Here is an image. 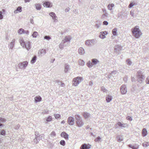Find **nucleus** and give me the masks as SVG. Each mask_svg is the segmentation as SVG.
Instances as JSON below:
<instances>
[{"instance_id": "f257e3e1", "label": "nucleus", "mask_w": 149, "mask_h": 149, "mask_svg": "<svg viewBox=\"0 0 149 149\" xmlns=\"http://www.w3.org/2000/svg\"><path fill=\"white\" fill-rule=\"evenodd\" d=\"M131 30L133 36L136 38H139L142 34L141 32L139 29V27L138 26H136L133 28Z\"/></svg>"}, {"instance_id": "864d4df0", "label": "nucleus", "mask_w": 149, "mask_h": 149, "mask_svg": "<svg viewBox=\"0 0 149 149\" xmlns=\"http://www.w3.org/2000/svg\"><path fill=\"white\" fill-rule=\"evenodd\" d=\"M0 134L1 135H5L6 134V132L4 130H3L1 132Z\"/></svg>"}, {"instance_id": "412c9836", "label": "nucleus", "mask_w": 149, "mask_h": 149, "mask_svg": "<svg viewBox=\"0 0 149 149\" xmlns=\"http://www.w3.org/2000/svg\"><path fill=\"white\" fill-rule=\"evenodd\" d=\"M22 11V7L20 6H19L17 8L16 10L14 11V13H17L18 12H21Z\"/></svg>"}, {"instance_id": "a18cd8bd", "label": "nucleus", "mask_w": 149, "mask_h": 149, "mask_svg": "<svg viewBox=\"0 0 149 149\" xmlns=\"http://www.w3.org/2000/svg\"><path fill=\"white\" fill-rule=\"evenodd\" d=\"M139 148V146L137 144H135V146H133L132 148V149H138Z\"/></svg>"}, {"instance_id": "9d476101", "label": "nucleus", "mask_w": 149, "mask_h": 149, "mask_svg": "<svg viewBox=\"0 0 149 149\" xmlns=\"http://www.w3.org/2000/svg\"><path fill=\"white\" fill-rule=\"evenodd\" d=\"M18 33L19 34H21L22 33H26L27 35H28L29 33V31L28 30L25 31L23 29L21 28L18 30Z\"/></svg>"}, {"instance_id": "423d86ee", "label": "nucleus", "mask_w": 149, "mask_h": 149, "mask_svg": "<svg viewBox=\"0 0 149 149\" xmlns=\"http://www.w3.org/2000/svg\"><path fill=\"white\" fill-rule=\"evenodd\" d=\"M120 89V92L122 94L124 95L127 92V89L125 85H122L121 86Z\"/></svg>"}, {"instance_id": "ddd939ff", "label": "nucleus", "mask_w": 149, "mask_h": 149, "mask_svg": "<svg viewBox=\"0 0 149 149\" xmlns=\"http://www.w3.org/2000/svg\"><path fill=\"white\" fill-rule=\"evenodd\" d=\"M43 5L44 7H45L47 8H49L52 6L51 5V3L49 1H46L45 2Z\"/></svg>"}, {"instance_id": "b1692460", "label": "nucleus", "mask_w": 149, "mask_h": 149, "mask_svg": "<svg viewBox=\"0 0 149 149\" xmlns=\"http://www.w3.org/2000/svg\"><path fill=\"white\" fill-rule=\"evenodd\" d=\"M42 100V98L40 96H36L35 98V102H36L40 101Z\"/></svg>"}, {"instance_id": "5fc2aeb1", "label": "nucleus", "mask_w": 149, "mask_h": 149, "mask_svg": "<svg viewBox=\"0 0 149 149\" xmlns=\"http://www.w3.org/2000/svg\"><path fill=\"white\" fill-rule=\"evenodd\" d=\"M134 5V4L132 2H131L128 6V7L129 8H132Z\"/></svg>"}, {"instance_id": "338daca9", "label": "nucleus", "mask_w": 149, "mask_h": 149, "mask_svg": "<svg viewBox=\"0 0 149 149\" xmlns=\"http://www.w3.org/2000/svg\"><path fill=\"white\" fill-rule=\"evenodd\" d=\"M130 14L132 16L134 17V13L132 11H131L130 12Z\"/></svg>"}, {"instance_id": "c03bdc74", "label": "nucleus", "mask_w": 149, "mask_h": 149, "mask_svg": "<svg viewBox=\"0 0 149 149\" xmlns=\"http://www.w3.org/2000/svg\"><path fill=\"white\" fill-rule=\"evenodd\" d=\"M127 64L128 65H131L132 63V62L130 59H127L126 61Z\"/></svg>"}, {"instance_id": "c756f323", "label": "nucleus", "mask_w": 149, "mask_h": 149, "mask_svg": "<svg viewBox=\"0 0 149 149\" xmlns=\"http://www.w3.org/2000/svg\"><path fill=\"white\" fill-rule=\"evenodd\" d=\"M81 149H89V148L86 144H84L81 146Z\"/></svg>"}, {"instance_id": "bb28decb", "label": "nucleus", "mask_w": 149, "mask_h": 149, "mask_svg": "<svg viewBox=\"0 0 149 149\" xmlns=\"http://www.w3.org/2000/svg\"><path fill=\"white\" fill-rule=\"evenodd\" d=\"M70 70L69 65L67 64L65 65L64 72L65 73L67 72Z\"/></svg>"}, {"instance_id": "2eb2a0df", "label": "nucleus", "mask_w": 149, "mask_h": 149, "mask_svg": "<svg viewBox=\"0 0 149 149\" xmlns=\"http://www.w3.org/2000/svg\"><path fill=\"white\" fill-rule=\"evenodd\" d=\"M15 39H13L10 43L9 45V47L11 49H13L14 47L15 43Z\"/></svg>"}, {"instance_id": "0e129e2a", "label": "nucleus", "mask_w": 149, "mask_h": 149, "mask_svg": "<svg viewBox=\"0 0 149 149\" xmlns=\"http://www.w3.org/2000/svg\"><path fill=\"white\" fill-rule=\"evenodd\" d=\"M63 41V43H64V45H65V46H67L68 45V42H66L65 41H64L63 40H62V41Z\"/></svg>"}, {"instance_id": "58836bf2", "label": "nucleus", "mask_w": 149, "mask_h": 149, "mask_svg": "<svg viewBox=\"0 0 149 149\" xmlns=\"http://www.w3.org/2000/svg\"><path fill=\"white\" fill-rule=\"evenodd\" d=\"M36 8L37 10H39L41 9L40 5L39 4H36L35 5Z\"/></svg>"}, {"instance_id": "8fccbe9b", "label": "nucleus", "mask_w": 149, "mask_h": 149, "mask_svg": "<svg viewBox=\"0 0 149 149\" xmlns=\"http://www.w3.org/2000/svg\"><path fill=\"white\" fill-rule=\"evenodd\" d=\"M52 120V117L51 116H49L46 119V121L47 122L50 121Z\"/></svg>"}, {"instance_id": "c9c22d12", "label": "nucleus", "mask_w": 149, "mask_h": 149, "mask_svg": "<svg viewBox=\"0 0 149 149\" xmlns=\"http://www.w3.org/2000/svg\"><path fill=\"white\" fill-rule=\"evenodd\" d=\"M36 59V56H34L32 58L31 61V63H33L35 62Z\"/></svg>"}, {"instance_id": "39448f33", "label": "nucleus", "mask_w": 149, "mask_h": 149, "mask_svg": "<svg viewBox=\"0 0 149 149\" xmlns=\"http://www.w3.org/2000/svg\"><path fill=\"white\" fill-rule=\"evenodd\" d=\"M28 62L26 61L19 63L18 64V67L20 69H24L27 67Z\"/></svg>"}, {"instance_id": "2f4dec72", "label": "nucleus", "mask_w": 149, "mask_h": 149, "mask_svg": "<svg viewBox=\"0 0 149 149\" xmlns=\"http://www.w3.org/2000/svg\"><path fill=\"white\" fill-rule=\"evenodd\" d=\"M114 6V5L113 3L109 4L108 5L107 8L109 10H112V8Z\"/></svg>"}, {"instance_id": "774afa93", "label": "nucleus", "mask_w": 149, "mask_h": 149, "mask_svg": "<svg viewBox=\"0 0 149 149\" xmlns=\"http://www.w3.org/2000/svg\"><path fill=\"white\" fill-rule=\"evenodd\" d=\"M103 24L104 25H107L108 24V23L107 21H104L103 22Z\"/></svg>"}, {"instance_id": "ea45409f", "label": "nucleus", "mask_w": 149, "mask_h": 149, "mask_svg": "<svg viewBox=\"0 0 149 149\" xmlns=\"http://www.w3.org/2000/svg\"><path fill=\"white\" fill-rule=\"evenodd\" d=\"M108 14L107 12L104 13L102 15V18H104L106 17H107L108 16Z\"/></svg>"}, {"instance_id": "de8ad7c7", "label": "nucleus", "mask_w": 149, "mask_h": 149, "mask_svg": "<svg viewBox=\"0 0 149 149\" xmlns=\"http://www.w3.org/2000/svg\"><path fill=\"white\" fill-rule=\"evenodd\" d=\"M54 116L56 119H58L61 117V116L59 114H55L54 115Z\"/></svg>"}, {"instance_id": "4d7b16f0", "label": "nucleus", "mask_w": 149, "mask_h": 149, "mask_svg": "<svg viewBox=\"0 0 149 149\" xmlns=\"http://www.w3.org/2000/svg\"><path fill=\"white\" fill-rule=\"evenodd\" d=\"M50 135L51 136H56V134H55V132L54 131H53L51 133V134H50Z\"/></svg>"}, {"instance_id": "37998d69", "label": "nucleus", "mask_w": 149, "mask_h": 149, "mask_svg": "<svg viewBox=\"0 0 149 149\" xmlns=\"http://www.w3.org/2000/svg\"><path fill=\"white\" fill-rule=\"evenodd\" d=\"M87 65L89 68H91L93 66L92 62L91 63L90 61H89L87 63Z\"/></svg>"}, {"instance_id": "bf43d9fd", "label": "nucleus", "mask_w": 149, "mask_h": 149, "mask_svg": "<svg viewBox=\"0 0 149 149\" xmlns=\"http://www.w3.org/2000/svg\"><path fill=\"white\" fill-rule=\"evenodd\" d=\"M101 90L103 92H104L107 91V90L104 88V87H102L101 88Z\"/></svg>"}, {"instance_id": "7c9ffc66", "label": "nucleus", "mask_w": 149, "mask_h": 149, "mask_svg": "<svg viewBox=\"0 0 149 149\" xmlns=\"http://www.w3.org/2000/svg\"><path fill=\"white\" fill-rule=\"evenodd\" d=\"M54 82L55 83H58L59 84H61V86H64L65 85L64 83H62L61 81H60L58 80H55Z\"/></svg>"}, {"instance_id": "1a4fd4ad", "label": "nucleus", "mask_w": 149, "mask_h": 149, "mask_svg": "<svg viewBox=\"0 0 149 149\" xmlns=\"http://www.w3.org/2000/svg\"><path fill=\"white\" fill-rule=\"evenodd\" d=\"M49 15L52 17L54 22H56L58 21V17L54 13L52 12H51L49 13Z\"/></svg>"}, {"instance_id": "a211bd4d", "label": "nucleus", "mask_w": 149, "mask_h": 149, "mask_svg": "<svg viewBox=\"0 0 149 149\" xmlns=\"http://www.w3.org/2000/svg\"><path fill=\"white\" fill-rule=\"evenodd\" d=\"M117 124L122 128H125L127 126V124L123 123L122 124L120 122H118Z\"/></svg>"}, {"instance_id": "6e6552de", "label": "nucleus", "mask_w": 149, "mask_h": 149, "mask_svg": "<svg viewBox=\"0 0 149 149\" xmlns=\"http://www.w3.org/2000/svg\"><path fill=\"white\" fill-rule=\"evenodd\" d=\"M95 40L94 39L87 40L86 41L85 44L87 46H91L92 44H93L95 43Z\"/></svg>"}, {"instance_id": "c85d7f7f", "label": "nucleus", "mask_w": 149, "mask_h": 149, "mask_svg": "<svg viewBox=\"0 0 149 149\" xmlns=\"http://www.w3.org/2000/svg\"><path fill=\"white\" fill-rule=\"evenodd\" d=\"M142 134L144 136H146L147 134V132L146 129L144 128L142 131Z\"/></svg>"}, {"instance_id": "680f3d73", "label": "nucleus", "mask_w": 149, "mask_h": 149, "mask_svg": "<svg viewBox=\"0 0 149 149\" xmlns=\"http://www.w3.org/2000/svg\"><path fill=\"white\" fill-rule=\"evenodd\" d=\"M126 119L127 120H129L130 121H132V118H131V117L130 116H128L127 117Z\"/></svg>"}, {"instance_id": "79ce46f5", "label": "nucleus", "mask_w": 149, "mask_h": 149, "mask_svg": "<svg viewBox=\"0 0 149 149\" xmlns=\"http://www.w3.org/2000/svg\"><path fill=\"white\" fill-rule=\"evenodd\" d=\"M117 31V28H115L112 31V33L113 35L116 36V35Z\"/></svg>"}, {"instance_id": "e433bc0d", "label": "nucleus", "mask_w": 149, "mask_h": 149, "mask_svg": "<svg viewBox=\"0 0 149 149\" xmlns=\"http://www.w3.org/2000/svg\"><path fill=\"white\" fill-rule=\"evenodd\" d=\"M143 146L144 147H146L149 146V142H145L142 144Z\"/></svg>"}, {"instance_id": "72a5a7b5", "label": "nucleus", "mask_w": 149, "mask_h": 149, "mask_svg": "<svg viewBox=\"0 0 149 149\" xmlns=\"http://www.w3.org/2000/svg\"><path fill=\"white\" fill-rule=\"evenodd\" d=\"M90 114L86 112H84L83 116L85 119L88 118L90 116Z\"/></svg>"}, {"instance_id": "dca6fc26", "label": "nucleus", "mask_w": 149, "mask_h": 149, "mask_svg": "<svg viewBox=\"0 0 149 149\" xmlns=\"http://www.w3.org/2000/svg\"><path fill=\"white\" fill-rule=\"evenodd\" d=\"M122 49V47L119 45H117L115 47L114 50L115 52H118Z\"/></svg>"}, {"instance_id": "603ef678", "label": "nucleus", "mask_w": 149, "mask_h": 149, "mask_svg": "<svg viewBox=\"0 0 149 149\" xmlns=\"http://www.w3.org/2000/svg\"><path fill=\"white\" fill-rule=\"evenodd\" d=\"M101 139V138L100 136H98L97 138L95 139V142H97L100 141Z\"/></svg>"}, {"instance_id": "cd10ccee", "label": "nucleus", "mask_w": 149, "mask_h": 149, "mask_svg": "<svg viewBox=\"0 0 149 149\" xmlns=\"http://www.w3.org/2000/svg\"><path fill=\"white\" fill-rule=\"evenodd\" d=\"M112 97L110 95H108L106 97V100L107 102H110L112 100Z\"/></svg>"}, {"instance_id": "3c124183", "label": "nucleus", "mask_w": 149, "mask_h": 149, "mask_svg": "<svg viewBox=\"0 0 149 149\" xmlns=\"http://www.w3.org/2000/svg\"><path fill=\"white\" fill-rule=\"evenodd\" d=\"M37 137H36L34 139L33 142L36 144L38 143L39 142V141L38 140V139H37Z\"/></svg>"}, {"instance_id": "f3484780", "label": "nucleus", "mask_w": 149, "mask_h": 149, "mask_svg": "<svg viewBox=\"0 0 149 149\" xmlns=\"http://www.w3.org/2000/svg\"><path fill=\"white\" fill-rule=\"evenodd\" d=\"M31 43L29 41L26 42L25 46V48H26L28 50H29L30 48Z\"/></svg>"}, {"instance_id": "393cba45", "label": "nucleus", "mask_w": 149, "mask_h": 149, "mask_svg": "<svg viewBox=\"0 0 149 149\" xmlns=\"http://www.w3.org/2000/svg\"><path fill=\"white\" fill-rule=\"evenodd\" d=\"M93 65H95L99 62V61L96 59H93L91 60Z\"/></svg>"}, {"instance_id": "4468645a", "label": "nucleus", "mask_w": 149, "mask_h": 149, "mask_svg": "<svg viewBox=\"0 0 149 149\" xmlns=\"http://www.w3.org/2000/svg\"><path fill=\"white\" fill-rule=\"evenodd\" d=\"M61 136L64 138L66 139H68V135L65 132H63L61 134Z\"/></svg>"}, {"instance_id": "052dcab7", "label": "nucleus", "mask_w": 149, "mask_h": 149, "mask_svg": "<svg viewBox=\"0 0 149 149\" xmlns=\"http://www.w3.org/2000/svg\"><path fill=\"white\" fill-rule=\"evenodd\" d=\"M3 18V16L2 15V12L0 11V19H2Z\"/></svg>"}, {"instance_id": "a19ab883", "label": "nucleus", "mask_w": 149, "mask_h": 149, "mask_svg": "<svg viewBox=\"0 0 149 149\" xmlns=\"http://www.w3.org/2000/svg\"><path fill=\"white\" fill-rule=\"evenodd\" d=\"M64 46H65L64 45V43H63L62 41L59 45V47L60 49H63Z\"/></svg>"}, {"instance_id": "aec40b11", "label": "nucleus", "mask_w": 149, "mask_h": 149, "mask_svg": "<svg viewBox=\"0 0 149 149\" xmlns=\"http://www.w3.org/2000/svg\"><path fill=\"white\" fill-rule=\"evenodd\" d=\"M79 53L81 55H83L85 53L84 50L82 47H80L78 49Z\"/></svg>"}, {"instance_id": "0eeeda50", "label": "nucleus", "mask_w": 149, "mask_h": 149, "mask_svg": "<svg viewBox=\"0 0 149 149\" xmlns=\"http://www.w3.org/2000/svg\"><path fill=\"white\" fill-rule=\"evenodd\" d=\"M67 122L69 125H73L74 123V119L71 116L69 117L68 118Z\"/></svg>"}, {"instance_id": "69168bd1", "label": "nucleus", "mask_w": 149, "mask_h": 149, "mask_svg": "<svg viewBox=\"0 0 149 149\" xmlns=\"http://www.w3.org/2000/svg\"><path fill=\"white\" fill-rule=\"evenodd\" d=\"M101 25V24H96L95 25V26L97 28L100 27V25Z\"/></svg>"}, {"instance_id": "6e6d98bb", "label": "nucleus", "mask_w": 149, "mask_h": 149, "mask_svg": "<svg viewBox=\"0 0 149 149\" xmlns=\"http://www.w3.org/2000/svg\"><path fill=\"white\" fill-rule=\"evenodd\" d=\"M35 134L36 136V137H38L39 136H40V135L39 132H35Z\"/></svg>"}, {"instance_id": "5701e85b", "label": "nucleus", "mask_w": 149, "mask_h": 149, "mask_svg": "<svg viewBox=\"0 0 149 149\" xmlns=\"http://www.w3.org/2000/svg\"><path fill=\"white\" fill-rule=\"evenodd\" d=\"M118 72L117 71H113L110 74L111 75L109 76L108 78H110L111 77V76H116V75L118 74Z\"/></svg>"}, {"instance_id": "49530a36", "label": "nucleus", "mask_w": 149, "mask_h": 149, "mask_svg": "<svg viewBox=\"0 0 149 149\" xmlns=\"http://www.w3.org/2000/svg\"><path fill=\"white\" fill-rule=\"evenodd\" d=\"M60 144L61 145L64 146L65 145V141L62 140L60 141Z\"/></svg>"}, {"instance_id": "4be33fe9", "label": "nucleus", "mask_w": 149, "mask_h": 149, "mask_svg": "<svg viewBox=\"0 0 149 149\" xmlns=\"http://www.w3.org/2000/svg\"><path fill=\"white\" fill-rule=\"evenodd\" d=\"M19 42L21 46L23 47H25V46L26 42L24 41V40L22 39H20L19 40Z\"/></svg>"}, {"instance_id": "f8f14e48", "label": "nucleus", "mask_w": 149, "mask_h": 149, "mask_svg": "<svg viewBox=\"0 0 149 149\" xmlns=\"http://www.w3.org/2000/svg\"><path fill=\"white\" fill-rule=\"evenodd\" d=\"M46 53L45 49H42L39 50L38 54L39 57H41V56L44 55Z\"/></svg>"}, {"instance_id": "e2e57ef3", "label": "nucleus", "mask_w": 149, "mask_h": 149, "mask_svg": "<svg viewBox=\"0 0 149 149\" xmlns=\"http://www.w3.org/2000/svg\"><path fill=\"white\" fill-rule=\"evenodd\" d=\"M33 17L32 16V17L30 19V22L32 24H33V23H34L33 19Z\"/></svg>"}, {"instance_id": "7ed1b4c3", "label": "nucleus", "mask_w": 149, "mask_h": 149, "mask_svg": "<svg viewBox=\"0 0 149 149\" xmlns=\"http://www.w3.org/2000/svg\"><path fill=\"white\" fill-rule=\"evenodd\" d=\"M137 80L140 83H142L143 80L144 79V75L141 70L138 71L137 73Z\"/></svg>"}, {"instance_id": "473e14b6", "label": "nucleus", "mask_w": 149, "mask_h": 149, "mask_svg": "<svg viewBox=\"0 0 149 149\" xmlns=\"http://www.w3.org/2000/svg\"><path fill=\"white\" fill-rule=\"evenodd\" d=\"M5 121L6 120L4 118H0V127L3 125V124L1 123H4Z\"/></svg>"}, {"instance_id": "20e7f679", "label": "nucleus", "mask_w": 149, "mask_h": 149, "mask_svg": "<svg viewBox=\"0 0 149 149\" xmlns=\"http://www.w3.org/2000/svg\"><path fill=\"white\" fill-rule=\"evenodd\" d=\"M82 78L80 77H77L74 78L73 80V85L75 86H77L82 81Z\"/></svg>"}, {"instance_id": "f03ea898", "label": "nucleus", "mask_w": 149, "mask_h": 149, "mask_svg": "<svg viewBox=\"0 0 149 149\" xmlns=\"http://www.w3.org/2000/svg\"><path fill=\"white\" fill-rule=\"evenodd\" d=\"M75 117L77 126L79 127L82 126L84 125V123L81 117L79 115L76 114L75 115Z\"/></svg>"}, {"instance_id": "f704fd0d", "label": "nucleus", "mask_w": 149, "mask_h": 149, "mask_svg": "<svg viewBox=\"0 0 149 149\" xmlns=\"http://www.w3.org/2000/svg\"><path fill=\"white\" fill-rule=\"evenodd\" d=\"M38 33L36 31H34L33 32V34L32 35V37L34 38H36L37 36L38 35Z\"/></svg>"}, {"instance_id": "9b49d317", "label": "nucleus", "mask_w": 149, "mask_h": 149, "mask_svg": "<svg viewBox=\"0 0 149 149\" xmlns=\"http://www.w3.org/2000/svg\"><path fill=\"white\" fill-rule=\"evenodd\" d=\"M108 34L107 32L106 31H104L100 33L99 35V37L102 39H104L105 38V35Z\"/></svg>"}, {"instance_id": "6ab92c4d", "label": "nucleus", "mask_w": 149, "mask_h": 149, "mask_svg": "<svg viewBox=\"0 0 149 149\" xmlns=\"http://www.w3.org/2000/svg\"><path fill=\"white\" fill-rule=\"evenodd\" d=\"M71 39V37L70 36H67L65 37L64 39L63 40L68 43L70 42Z\"/></svg>"}, {"instance_id": "4c0bfd02", "label": "nucleus", "mask_w": 149, "mask_h": 149, "mask_svg": "<svg viewBox=\"0 0 149 149\" xmlns=\"http://www.w3.org/2000/svg\"><path fill=\"white\" fill-rule=\"evenodd\" d=\"M79 64L81 65H84L85 62L83 60L79 59Z\"/></svg>"}, {"instance_id": "13d9d810", "label": "nucleus", "mask_w": 149, "mask_h": 149, "mask_svg": "<svg viewBox=\"0 0 149 149\" xmlns=\"http://www.w3.org/2000/svg\"><path fill=\"white\" fill-rule=\"evenodd\" d=\"M146 82L147 84H149V77H148L146 78Z\"/></svg>"}, {"instance_id": "09e8293b", "label": "nucleus", "mask_w": 149, "mask_h": 149, "mask_svg": "<svg viewBox=\"0 0 149 149\" xmlns=\"http://www.w3.org/2000/svg\"><path fill=\"white\" fill-rule=\"evenodd\" d=\"M51 38L49 36H46L44 37V39L47 40H49Z\"/></svg>"}, {"instance_id": "a878e982", "label": "nucleus", "mask_w": 149, "mask_h": 149, "mask_svg": "<svg viewBox=\"0 0 149 149\" xmlns=\"http://www.w3.org/2000/svg\"><path fill=\"white\" fill-rule=\"evenodd\" d=\"M117 139V141L119 142H120L123 140V138L122 136H118L116 137Z\"/></svg>"}]
</instances>
